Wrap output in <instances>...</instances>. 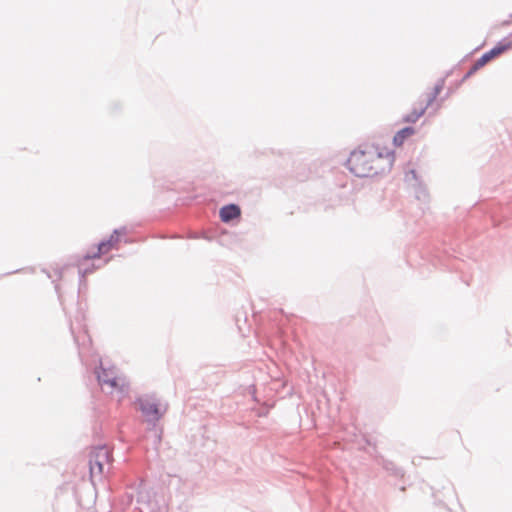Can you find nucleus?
I'll use <instances>...</instances> for the list:
<instances>
[{
  "mask_svg": "<svg viewBox=\"0 0 512 512\" xmlns=\"http://www.w3.org/2000/svg\"><path fill=\"white\" fill-rule=\"evenodd\" d=\"M382 161V153L378 152L376 148H359L350 153L346 161V167L356 177H374L385 171V168L381 165Z\"/></svg>",
  "mask_w": 512,
  "mask_h": 512,
  "instance_id": "nucleus-1",
  "label": "nucleus"
},
{
  "mask_svg": "<svg viewBox=\"0 0 512 512\" xmlns=\"http://www.w3.org/2000/svg\"><path fill=\"white\" fill-rule=\"evenodd\" d=\"M512 47V41L505 42V40L499 41L493 48L485 52L478 58L470 69L465 73L461 82L466 81L472 75H474L479 69L484 67L487 63L500 56L502 53Z\"/></svg>",
  "mask_w": 512,
  "mask_h": 512,
  "instance_id": "nucleus-2",
  "label": "nucleus"
},
{
  "mask_svg": "<svg viewBox=\"0 0 512 512\" xmlns=\"http://www.w3.org/2000/svg\"><path fill=\"white\" fill-rule=\"evenodd\" d=\"M126 231L127 230L125 227L114 229L112 234L107 239H103L97 244L96 252L86 253L85 255H83V259L84 260L99 259L101 257V255L107 253L108 251H110L116 247L117 243L120 241V237L122 235H124L126 233Z\"/></svg>",
  "mask_w": 512,
  "mask_h": 512,
  "instance_id": "nucleus-3",
  "label": "nucleus"
},
{
  "mask_svg": "<svg viewBox=\"0 0 512 512\" xmlns=\"http://www.w3.org/2000/svg\"><path fill=\"white\" fill-rule=\"evenodd\" d=\"M136 403L148 423L155 425L162 418L163 414L157 402L148 398H138Z\"/></svg>",
  "mask_w": 512,
  "mask_h": 512,
  "instance_id": "nucleus-4",
  "label": "nucleus"
},
{
  "mask_svg": "<svg viewBox=\"0 0 512 512\" xmlns=\"http://www.w3.org/2000/svg\"><path fill=\"white\" fill-rule=\"evenodd\" d=\"M241 216V209L237 204L230 203L220 208L219 217L223 223H229Z\"/></svg>",
  "mask_w": 512,
  "mask_h": 512,
  "instance_id": "nucleus-5",
  "label": "nucleus"
},
{
  "mask_svg": "<svg viewBox=\"0 0 512 512\" xmlns=\"http://www.w3.org/2000/svg\"><path fill=\"white\" fill-rule=\"evenodd\" d=\"M136 501L140 505H145L149 509H154L152 503V495L150 490L147 488L143 480H141L137 486V498Z\"/></svg>",
  "mask_w": 512,
  "mask_h": 512,
  "instance_id": "nucleus-6",
  "label": "nucleus"
},
{
  "mask_svg": "<svg viewBox=\"0 0 512 512\" xmlns=\"http://www.w3.org/2000/svg\"><path fill=\"white\" fill-rule=\"evenodd\" d=\"M110 458V452L106 447H99L94 456H92L89 460L90 469H94V465H96L100 472L103 471V465L105 462H108Z\"/></svg>",
  "mask_w": 512,
  "mask_h": 512,
  "instance_id": "nucleus-7",
  "label": "nucleus"
},
{
  "mask_svg": "<svg viewBox=\"0 0 512 512\" xmlns=\"http://www.w3.org/2000/svg\"><path fill=\"white\" fill-rule=\"evenodd\" d=\"M88 260H84L83 257L79 260V286L80 289L86 285L85 277L91 273H93L96 269L100 268L101 265H96L92 263L91 265L84 267L85 262Z\"/></svg>",
  "mask_w": 512,
  "mask_h": 512,
  "instance_id": "nucleus-8",
  "label": "nucleus"
},
{
  "mask_svg": "<svg viewBox=\"0 0 512 512\" xmlns=\"http://www.w3.org/2000/svg\"><path fill=\"white\" fill-rule=\"evenodd\" d=\"M380 464L389 475L394 476L396 478L404 477V470L401 467L397 466L393 461L381 458Z\"/></svg>",
  "mask_w": 512,
  "mask_h": 512,
  "instance_id": "nucleus-9",
  "label": "nucleus"
},
{
  "mask_svg": "<svg viewBox=\"0 0 512 512\" xmlns=\"http://www.w3.org/2000/svg\"><path fill=\"white\" fill-rule=\"evenodd\" d=\"M415 134V128L412 126H405L399 131L396 132V134L393 137V144L396 147H400L403 145L405 140Z\"/></svg>",
  "mask_w": 512,
  "mask_h": 512,
  "instance_id": "nucleus-10",
  "label": "nucleus"
},
{
  "mask_svg": "<svg viewBox=\"0 0 512 512\" xmlns=\"http://www.w3.org/2000/svg\"><path fill=\"white\" fill-rule=\"evenodd\" d=\"M94 373H95L96 379L100 385H104L105 380H108L115 374L113 369L105 368L103 366V362L101 360L99 361V366L95 367Z\"/></svg>",
  "mask_w": 512,
  "mask_h": 512,
  "instance_id": "nucleus-11",
  "label": "nucleus"
},
{
  "mask_svg": "<svg viewBox=\"0 0 512 512\" xmlns=\"http://www.w3.org/2000/svg\"><path fill=\"white\" fill-rule=\"evenodd\" d=\"M414 194L417 200L422 203H426L429 200V194L426 186L420 182L418 184H413Z\"/></svg>",
  "mask_w": 512,
  "mask_h": 512,
  "instance_id": "nucleus-12",
  "label": "nucleus"
},
{
  "mask_svg": "<svg viewBox=\"0 0 512 512\" xmlns=\"http://www.w3.org/2000/svg\"><path fill=\"white\" fill-rule=\"evenodd\" d=\"M444 85H445L444 78H441L437 81V83L435 84V86L433 88V91L427 97L426 107H429L433 104V102L436 100L437 96L440 94V92L444 88Z\"/></svg>",
  "mask_w": 512,
  "mask_h": 512,
  "instance_id": "nucleus-13",
  "label": "nucleus"
},
{
  "mask_svg": "<svg viewBox=\"0 0 512 512\" xmlns=\"http://www.w3.org/2000/svg\"><path fill=\"white\" fill-rule=\"evenodd\" d=\"M428 107L426 105L422 108L413 109L410 113L403 116L402 121L405 123H415L421 116L424 115Z\"/></svg>",
  "mask_w": 512,
  "mask_h": 512,
  "instance_id": "nucleus-14",
  "label": "nucleus"
},
{
  "mask_svg": "<svg viewBox=\"0 0 512 512\" xmlns=\"http://www.w3.org/2000/svg\"><path fill=\"white\" fill-rule=\"evenodd\" d=\"M70 330H71V333L73 335L74 342L76 343V345L79 348H81V347L84 348L86 346V343H90L91 342L90 337H89V335L87 334L86 331L76 335L72 326L70 327Z\"/></svg>",
  "mask_w": 512,
  "mask_h": 512,
  "instance_id": "nucleus-15",
  "label": "nucleus"
},
{
  "mask_svg": "<svg viewBox=\"0 0 512 512\" xmlns=\"http://www.w3.org/2000/svg\"><path fill=\"white\" fill-rule=\"evenodd\" d=\"M405 181L411 186H413V184H418L421 182L415 169H410L409 171L406 172Z\"/></svg>",
  "mask_w": 512,
  "mask_h": 512,
  "instance_id": "nucleus-16",
  "label": "nucleus"
},
{
  "mask_svg": "<svg viewBox=\"0 0 512 512\" xmlns=\"http://www.w3.org/2000/svg\"><path fill=\"white\" fill-rule=\"evenodd\" d=\"M104 385H108L112 390L116 389L118 387V379L116 377V374H114L108 380H105V384Z\"/></svg>",
  "mask_w": 512,
  "mask_h": 512,
  "instance_id": "nucleus-17",
  "label": "nucleus"
},
{
  "mask_svg": "<svg viewBox=\"0 0 512 512\" xmlns=\"http://www.w3.org/2000/svg\"><path fill=\"white\" fill-rule=\"evenodd\" d=\"M128 500H129V503H131L133 501V495H128Z\"/></svg>",
  "mask_w": 512,
  "mask_h": 512,
  "instance_id": "nucleus-18",
  "label": "nucleus"
},
{
  "mask_svg": "<svg viewBox=\"0 0 512 512\" xmlns=\"http://www.w3.org/2000/svg\"><path fill=\"white\" fill-rule=\"evenodd\" d=\"M190 237L196 239V238H199L200 236L198 234H193Z\"/></svg>",
  "mask_w": 512,
  "mask_h": 512,
  "instance_id": "nucleus-19",
  "label": "nucleus"
},
{
  "mask_svg": "<svg viewBox=\"0 0 512 512\" xmlns=\"http://www.w3.org/2000/svg\"><path fill=\"white\" fill-rule=\"evenodd\" d=\"M266 413H267V411H265V412H260V413H259V416H265V415H266Z\"/></svg>",
  "mask_w": 512,
  "mask_h": 512,
  "instance_id": "nucleus-20",
  "label": "nucleus"
},
{
  "mask_svg": "<svg viewBox=\"0 0 512 512\" xmlns=\"http://www.w3.org/2000/svg\"><path fill=\"white\" fill-rule=\"evenodd\" d=\"M393 154V152H387V156H391Z\"/></svg>",
  "mask_w": 512,
  "mask_h": 512,
  "instance_id": "nucleus-21",
  "label": "nucleus"
},
{
  "mask_svg": "<svg viewBox=\"0 0 512 512\" xmlns=\"http://www.w3.org/2000/svg\"><path fill=\"white\" fill-rule=\"evenodd\" d=\"M366 444L370 445V441L368 439H365Z\"/></svg>",
  "mask_w": 512,
  "mask_h": 512,
  "instance_id": "nucleus-22",
  "label": "nucleus"
},
{
  "mask_svg": "<svg viewBox=\"0 0 512 512\" xmlns=\"http://www.w3.org/2000/svg\"><path fill=\"white\" fill-rule=\"evenodd\" d=\"M510 16L512 17V14Z\"/></svg>",
  "mask_w": 512,
  "mask_h": 512,
  "instance_id": "nucleus-23",
  "label": "nucleus"
}]
</instances>
